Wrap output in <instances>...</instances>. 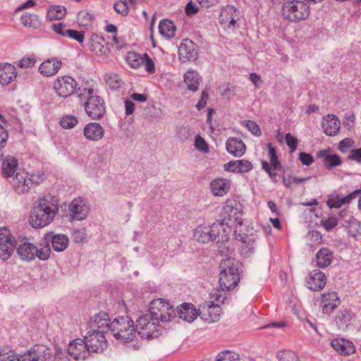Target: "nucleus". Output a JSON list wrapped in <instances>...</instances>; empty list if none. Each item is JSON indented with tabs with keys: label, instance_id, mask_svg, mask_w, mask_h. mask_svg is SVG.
I'll use <instances>...</instances> for the list:
<instances>
[{
	"label": "nucleus",
	"instance_id": "obj_1",
	"mask_svg": "<svg viewBox=\"0 0 361 361\" xmlns=\"http://www.w3.org/2000/svg\"><path fill=\"white\" fill-rule=\"evenodd\" d=\"M59 211L57 200L51 195L39 198L32 209L30 224L35 228H42L49 224Z\"/></svg>",
	"mask_w": 361,
	"mask_h": 361
},
{
	"label": "nucleus",
	"instance_id": "obj_2",
	"mask_svg": "<svg viewBox=\"0 0 361 361\" xmlns=\"http://www.w3.org/2000/svg\"><path fill=\"white\" fill-rule=\"evenodd\" d=\"M231 229L224 222H214L212 226L200 225L194 231L195 239L202 243H220L229 239Z\"/></svg>",
	"mask_w": 361,
	"mask_h": 361
},
{
	"label": "nucleus",
	"instance_id": "obj_3",
	"mask_svg": "<svg viewBox=\"0 0 361 361\" xmlns=\"http://www.w3.org/2000/svg\"><path fill=\"white\" fill-rule=\"evenodd\" d=\"M239 261L233 257L222 259L220 264L219 283L222 291L233 289L240 281Z\"/></svg>",
	"mask_w": 361,
	"mask_h": 361
},
{
	"label": "nucleus",
	"instance_id": "obj_4",
	"mask_svg": "<svg viewBox=\"0 0 361 361\" xmlns=\"http://www.w3.org/2000/svg\"><path fill=\"white\" fill-rule=\"evenodd\" d=\"M110 332L114 337L123 342L128 343L135 336L134 322L128 316H121L111 321Z\"/></svg>",
	"mask_w": 361,
	"mask_h": 361
},
{
	"label": "nucleus",
	"instance_id": "obj_5",
	"mask_svg": "<svg viewBox=\"0 0 361 361\" xmlns=\"http://www.w3.org/2000/svg\"><path fill=\"white\" fill-rule=\"evenodd\" d=\"M94 90L92 88L84 90V92L79 94L83 95L86 99L84 104L85 111L87 115L92 120H99L104 116L106 109L104 99L97 95H93Z\"/></svg>",
	"mask_w": 361,
	"mask_h": 361
},
{
	"label": "nucleus",
	"instance_id": "obj_6",
	"mask_svg": "<svg viewBox=\"0 0 361 361\" xmlns=\"http://www.w3.org/2000/svg\"><path fill=\"white\" fill-rule=\"evenodd\" d=\"M309 15L310 7L305 1L291 0L283 4L282 16L288 21L299 22L305 20Z\"/></svg>",
	"mask_w": 361,
	"mask_h": 361
},
{
	"label": "nucleus",
	"instance_id": "obj_7",
	"mask_svg": "<svg viewBox=\"0 0 361 361\" xmlns=\"http://www.w3.org/2000/svg\"><path fill=\"white\" fill-rule=\"evenodd\" d=\"M160 319H154V317L145 314L136 321L135 331L143 339H150L159 336L161 331L159 324Z\"/></svg>",
	"mask_w": 361,
	"mask_h": 361
},
{
	"label": "nucleus",
	"instance_id": "obj_8",
	"mask_svg": "<svg viewBox=\"0 0 361 361\" xmlns=\"http://www.w3.org/2000/svg\"><path fill=\"white\" fill-rule=\"evenodd\" d=\"M16 252L21 260L30 262L35 257L40 260H47L50 257L51 247L44 245L38 248L33 243L25 242L18 246Z\"/></svg>",
	"mask_w": 361,
	"mask_h": 361
},
{
	"label": "nucleus",
	"instance_id": "obj_9",
	"mask_svg": "<svg viewBox=\"0 0 361 361\" xmlns=\"http://www.w3.org/2000/svg\"><path fill=\"white\" fill-rule=\"evenodd\" d=\"M149 314L154 319H160L162 322L171 321L176 317L173 307L164 299L158 298L151 302Z\"/></svg>",
	"mask_w": 361,
	"mask_h": 361
},
{
	"label": "nucleus",
	"instance_id": "obj_10",
	"mask_svg": "<svg viewBox=\"0 0 361 361\" xmlns=\"http://www.w3.org/2000/svg\"><path fill=\"white\" fill-rule=\"evenodd\" d=\"M221 221L217 222H224L231 229L233 224L241 225L242 221V207L235 200L226 201L221 212Z\"/></svg>",
	"mask_w": 361,
	"mask_h": 361
},
{
	"label": "nucleus",
	"instance_id": "obj_11",
	"mask_svg": "<svg viewBox=\"0 0 361 361\" xmlns=\"http://www.w3.org/2000/svg\"><path fill=\"white\" fill-rule=\"evenodd\" d=\"M16 247L14 238L6 227L0 228V259H8L13 253Z\"/></svg>",
	"mask_w": 361,
	"mask_h": 361
},
{
	"label": "nucleus",
	"instance_id": "obj_12",
	"mask_svg": "<svg viewBox=\"0 0 361 361\" xmlns=\"http://www.w3.org/2000/svg\"><path fill=\"white\" fill-rule=\"evenodd\" d=\"M77 82L71 76H62L58 78L54 82V88L56 94L66 98L73 94L76 90Z\"/></svg>",
	"mask_w": 361,
	"mask_h": 361
},
{
	"label": "nucleus",
	"instance_id": "obj_13",
	"mask_svg": "<svg viewBox=\"0 0 361 361\" xmlns=\"http://www.w3.org/2000/svg\"><path fill=\"white\" fill-rule=\"evenodd\" d=\"M84 340L87 344L90 353H102L107 346L105 334L99 331H90Z\"/></svg>",
	"mask_w": 361,
	"mask_h": 361
},
{
	"label": "nucleus",
	"instance_id": "obj_14",
	"mask_svg": "<svg viewBox=\"0 0 361 361\" xmlns=\"http://www.w3.org/2000/svg\"><path fill=\"white\" fill-rule=\"evenodd\" d=\"M68 354L76 360H84L90 355L87 344L84 339L76 338L71 341L68 347Z\"/></svg>",
	"mask_w": 361,
	"mask_h": 361
},
{
	"label": "nucleus",
	"instance_id": "obj_15",
	"mask_svg": "<svg viewBox=\"0 0 361 361\" xmlns=\"http://www.w3.org/2000/svg\"><path fill=\"white\" fill-rule=\"evenodd\" d=\"M239 20L240 12L233 6L227 5L221 9L219 15V23L221 25L228 27H235Z\"/></svg>",
	"mask_w": 361,
	"mask_h": 361
},
{
	"label": "nucleus",
	"instance_id": "obj_16",
	"mask_svg": "<svg viewBox=\"0 0 361 361\" xmlns=\"http://www.w3.org/2000/svg\"><path fill=\"white\" fill-rule=\"evenodd\" d=\"M44 245H48L50 247V245H51L54 250L56 252L65 250L69 243V239L66 235L55 234L54 232L47 233L44 236Z\"/></svg>",
	"mask_w": 361,
	"mask_h": 361
},
{
	"label": "nucleus",
	"instance_id": "obj_17",
	"mask_svg": "<svg viewBox=\"0 0 361 361\" xmlns=\"http://www.w3.org/2000/svg\"><path fill=\"white\" fill-rule=\"evenodd\" d=\"M180 59L183 61H193L198 56L197 46L191 40L185 39L178 48Z\"/></svg>",
	"mask_w": 361,
	"mask_h": 361
},
{
	"label": "nucleus",
	"instance_id": "obj_18",
	"mask_svg": "<svg viewBox=\"0 0 361 361\" xmlns=\"http://www.w3.org/2000/svg\"><path fill=\"white\" fill-rule=\"evenodd\" d=\"M236 240L240 242L239 252L242 256L249 257L254 253L256 247L257 235L254 234L236 235Z\"/></svg>",
	"mask_w": 361,
	"mask_h": 361
},
{
	"label": "nucleus",
	"instance_id": "obj_19",
	"mask_svg": "<svg viewBox=\"0 0 361 361\" xmlns=\"http://www.w3.org/2000/svg\"><path fill=\"white\" fill-rule=\"evenodd\" d=\"M111 327V322L110 321L109 315L105 312H101L94 315L90 322L91 330L94 331L106 334L110 331Z\"/></svg>",
	"mask_w": 361,
	"mask_h": 361
},
{
	"label": "nucleus",
	"instance_id": "obj_20",
	"mask_svg": "<svg viewBox=\"0 0 361 361\" xmlns=\"http://www.w3.org/2000/svg\"><path fill=\"white\" fill-rule=\"evenodd\" d=\"M69 212L71 219L81 221L86 218L89 212V209L85 200L81 197H78L74 199L70 203Z\"/></svg>",
	"mask_w": 361,
	"mask_h": 361
},
{
	"label": "nucleus",
	"instance_id": "obj_21",
	"mask_svg": "<svg viewBox=\"0 0 361 361\" xmlns=\"http://www.w3.org/2000/svg\"><path fill=\"white\" fill-rule=\"evenodd\" d=\"M11 185L15 192L18 195L28 192L31 188L29 174L24 171L17 173L11 181Z\"/></svg>",
	"mask_w": 361,
	"mask_h": 361
},
{
	"label": "nucleus",
	"instance_id": "obj_22",
	"mask_svg": "<svg viewBox=\"0 0 361 361\" xmlns=\"http://www.w3.org/2000/svg\"><path fill=\"white\" fill-rule=\"evenodd\" d=\"M307 286L313 291L322 290L326 283V278L323 272L319 270H313L307 278Z\"/></svg>",
	"mask_w": 361,
	"mask_h": 361
},
{
	"label": "nucleus",
	"instance_id": "obj_23",
	"mask_svg": "<svg viewBox=\"0 0 361 361\" xmlns=\"http://www.w3.org/2000/svg\"><path fill=\"white\" fill-rule=\"evenodd\" d=\"M83 135L90 141L97 142L104 137V129L99 123L91 122L84 127Z\"/></svg>",
	"mask_w": 361,
	"mask_h": 361
},
{
	"label": "nucleus",
	"instance_id": "obj_24",
	"mask_svg": "<svg viewBox=\"0 0 361 361\" xmlns=\"http://www.w3.org/2000/svg\"><path fill=\"white\" fill-rule=\"evenodd\" d=\"M339 303V298L336 292L326 293L322 295L320 307L324 314H331L338 306Z\"/></svg>",
	"mask_w": 361,
	"mask_h": 361
},
{
	"label": "nucleus",
	"instance_id": "obj_25",
	"mask_svg": "<svg viewBox=\"0 0 361 361\" xmlns=\"http://www.w3.org/2000/svg\"><path fill=\"white\" fill-rule=\"evenodd\" d=\"M62 63L57 58H51L43 61L39 67V72L45 77L56 75L61 68Z\"/></svg>",
	"mask_w": 361,
	"mask_h": 361
},
{
	"label": "nucleus",
	"instance_id": "obj_26",
	"mask_svg": "<svg viewBox=\"0 0 361 361\" xmlns=\"http://www.w3.org/2000/svg\"><path fill=\"white\" fill-rule=\"evenodd\" d=\"M227 152L235 157H240L246 150V146L240 138L229 137L226 142Z\"/></svg>",
	"mask_w": 361,
	"mask_h": 361
},
{
	"label": "nucleus",
	"instance_id": "obj_27",
	"mask_svg": "<svg viewBox=\"0 0 361 361\" xmlns=\"http://www.w3.org/2000/svg\"><path fill=\"white\" fill-rule=\"evenodd\" d=\"M177 313L180 319L189 323L193 322L200 314L193 304L188 302L180 305Z\"/></svg>",
	"mask_w": 361,
	"mask_h": 361
},
{
	"label": "nucleus",
	"instance_id": "obj_28",
	"mask_svg": "<svg viewBox=\"0 0 361 361\" xmlns=\"http://www.w3.org/2000/svg\"><path fill=\"white\" fill-rule=\"evenodd\" d=\"M209 187L214 196L222 197L229 191L231 182L226 178H218L211 181Z\"/></svg>",
	"mask_w": 361,
	"mask_h": 361
},
{
	"label": "nucleus",
	"instance_id": "obj_29",
	"mask_svg": "<svg viewBox=\"0 0 361 361\" xmlns=\"http://www.w3.org/2000/svg\"><path fill=\"white\" fill-rule=\"evenodd\" d=\"M332 348L342 355H349L355 352L353 343L344 338H335L331 342Z\"/></svg>",
	"mask_w": 361,
	"mask_h": 361
},
{
	"label": "nucleus",
	"instance_id": "obj_30",
	"mask_svg": "<svg viewBox=\"0 0 361 361\" xmlns=\"http://www.w3.org/2000/svg\"><path fill=\"white\" fill-rule=\"evenodd\" d=\"M17 77L16 67L11 63L0 64V84L8 85Z\"/></svg>",
	"mask_w": 361,
	"mask_h": 361
},
{
	"label": "nucleus",
	"instance_id": "obj_31",
	"mask_svg": "<svg viewBox=\"0 0 361 361\" xmlns=\"http://www.w3.org/2000/svg\"><path fill=\"white\" fill-rule=\"evenodd\" d=\"M224 169L225 171L234 173H245L252 170V164L244 159L231 161L224 164Z\"/></svg>",
	"mask_w": 361,
	"mask_h": 361
},
{
	"label": "nucleus",
	"instance_id": "obj_32",
	"mask_svg": "<svg viewBox=\"0 0 361 361\" xmlns=\"http://www.w3.org/2000/svg\"><path fill=\"white\" fill-rule=\"evenodd\" d=\"M339 119L334 115H328L322 123L324 133L329 136L336 135L340 129Z\"/></svg>",
	"mask_w": 361,
	"mask_h": 361
},
{
	"label": "nucleus",
	"instance_id": "obj_33",
	"mask_svg": "<svg viewBox=\"0 0 361 361\" xmlns=\"http://www.w3.org/2000/svg\"><path fill=\"white\" fill-rule=\"evenodd\" d=\"M354 315L348 309L340 310L334 319V322L337 327L341 330H345L351 324Z\"/></svg>",
	"mask_w": 361,
	"mask_h": 361
},
{
	"label": "nucleus",
	"instance_id": "obj_34",
	"mask_svg": "<svg viewBox=\"0 0 361 361\" xmlns=\"http://www.w3.org/2000/svg\"><path fill=\"white\" fill-rule=\"evenodd\" d=\"M219 307L218 305H214L213 301H210L207 304L206 311L203 310V312H200L199 315L203 320L208 323L216 322L220 317Z\"/></svg>",
	"mask_w": 361,
	"mask_h": 361
},
{
	"label": "nucleus",
	"instance_id": "obj_35",
	"mask_svg": "<svg viewBox=\"0 0 361 361\" xmlns=\"http://www.w3.org/2000/svg\"><path fill=\"white\" fill-rule=\"evenodd\" d=\"M333 257V252L329 248H321L316 255L317 266L322 269L328 267L331 264Z\"/></svg>",
	"mask_w": 361,
	"mask_h": 361
},
{
	"label": "nucleus",
	"instance_id": "obj_36",
	"mask_svg": "<svg viewBox=\"0 0 361 361\" xmlns=\"http://www.w3.org/2000/svg\"><path fill=\"white\" fill-rule=\"evenodd\" d=\"M31 349L35 361H49L52 357L51 350L44 345H35Z\"/></svg>",
	"mask_w": 361,
	"mask_h": 361
},
{
	"label": "nucleus",
	"instance_id": "obj_37",
	"mask_svg": "<svg viewBox=\"0 0 361 361\" xmlns=\"http://www.w3.org/2000/svg\"><path fill=\"white\" fill-rule=\"evenodd\" d=\"M328 150H320L317 152V157L324 158V165L331 169L341 164V159L338 154H327Z\"/></svg>",
	"mask_w": 361,
	"mask_h": 361
},
{
	"label": "nucleus",
	"instance_id": "obj_38",
	"mask_svg": "<svg viewBox=\"0 0 361 361\" xmlns=\"http://www.w3.org/2000/svg\"><path fill=\"white\" fill-rule=\"evenodd\" d=\"M18 166V160L11 156L6 157L2 162V173L6 178L11 177Z\"/></svg>",
	"mask_w": 361,
	"mask_h": 361
},
{
	"label": "nucleus",
	"instance_id": "obj_39",
	"mask_svg": "<svg viewBox=\"0 0 361 361\" xmlns=\"http://www.w3.org/2000/svg\"><path fill=\"white\" fill-rule=\"evenodd\" d=\"M200 81V77L196 71H189L184 75V82L190 91L196 92L199 89Z\"/></svg>",
	"mask_w": 361,
	"mask_h": 361
},
{
	"label": "nucleus",
	"instance_id": "obj_40",
	"mask_svg": "<svg viewBox=\"0 0 361 361\" xmlns=\"http://www.w3.org/2000/svg\"><path fill=\"white\" fill-rule=\"evenodd\" d=\"M159 31L164 37L171 39L175 36L176 26L170 20H161L159 24Z\"/></svg>",
	"mask_w": 361,
	"mask_h": 361
},
{
	"label": "nucleus",
	"instance_id": "obj_41",
	"mask_svg": "<svg viewBox=\"0 0 361 361\" xmlns=\"http://www.w3.org/2000/svg\"><path fill=\"white\" fill-rule=\"evenodd\" d=\"M20 22L23 26L29 28L37 29L42 25L38 15L32 13H25L20 17Z\"/></svg>",
	"mask_w": 361,
	"mask_h": 361
},
{
	"label": "nucleus",
	"instance_id": "obj_42",
	"mask_svg": "<svg viewBox=\"0 0 361 361\" xmlns=\"http://www.w3.org/2000/svg\"><path fill=\"white\" fill-rule=\"evenodd\" d=\"M66 14V8L60 5L51 6L47 9V17L52 21L62 19Z\"/></svg>",
	"mask_w": 361,
	"mask_h": 361
},
{
	"label": "nucleus",
	"instance_id": "obj_43",
	"mask_svg": "<svg viewBox=\"0 0 361 361\" xmlns=\"http://www.w3.org/2000/svg\"><path fill=\"white\" fill-rule=\"evenodd\" d=\"M345 223L346 230L350 236L356 237L361 235V223L355 217L349 216Z\"/></svg>",
	"mask_w": 361,
	"mask_h": 361
},
{
	"label": "nucleus",
	"instance_id": "obj_44",
	"mask_svg": "<svg viewBox=\"0 0 361 361\" xmlns=\"http://www.w3.org/2000/svg\"><path fill=\"white\" fill-rule=\"evenodd\" d=\"M126 61L133 68H138L145 63L144 55L129 52L126 56Z\"/></svg>",
	"mask_w": 361,
	"mask_h": 361
},
{
	"label": "nucleus",
	"instance_id": "obj_45",
	"mask_svg": "<svg viewBox=\"0 0 361 361\" xmlns=\"http://www.w3.org/2000/svg\"><path fill=\"white\" fill-rule=\"evenodd\" d=\"M106 85L111 90H118L123 84L119 76L114 73H107L104 76Z\"/></svg>",
	"mask_w": 361,
	"mask_h": 361
},
{
	"label": "nucleus",
	"instance_id": "obj_46",
	"mask_svg": "<svg viewBox=\"0 0 361 361\" xmlns=\"http://www.w3.org/2000/svg\"><path fill=\"white\" fill-rule=\"evenodd\" d=\"M219 244L218 248L219 250V252L221 255H224L228 257H232L231 255L234 253L235 251V245H233V243L228 241V239L217 243Z\"/></svg>",
	"mask_w": 361,
	"mask_h": 361
},
{
	"label": "nucleus",
	"instance_id": "obj_47",
	"mask_svg": "<svg viewBox=\"0 0 361 361\" xmlns=\"http://www.w3.org/2000/svg\"><path fill=\"white\" fill-rule=\"evenodd\" d=\"M240 355L228 350L220 352L216 357L215 361H238Z\"/></svg>",
	"mask_w": 361,
	"mask_h": 361
},
{
	"label": "nucleus",
	"instance_id": "obj_48",
	"mask_svg": "<svg viewBox=\"0 0 361 361\" xmlns=\"http://www.w3.org/2000/svg\"><path fill=\"white\" fill-rule=\"evenodd\" d=\"M78 20L81 26H91L93 23L94 16L88 11H81L78 14Z\"/></svg>",
	"mask_w": 361,
	"mask_h": 361
},
{
	"label": "nucleus",
	"instance_id": "obj_49",
	"mask_svg": "<svg viewBox=\"0 0 361 361\" xmlns=\"http://www.w3.org/2000/svg\"><path fill=\"white\" fill-rule=\"evenodd\" d=\"M113 7L114 11L122 16H126L129 13V5L126 0L116 1Z\"/></svg>",
	"mask_w": 361,
	"mask_h": 361
},
{
	"label": "nucleus",
	"instance_id": "obj_50",
	"mask_svg": "<svg viewBox=\"0 0 361 361\" xmlns=\"http://www.w3.org/2000/svg\"><path fill=\"white\" fill-rule=\"evenodd\" d=\"M279 361H299L296 353L291 350H281L277 353Z\"/></svg>",
	"mask_w": 361,
	"mask_h": 361
},
{
	"label": "nucleus",
	"instance_id": "obj_51",
	"mask_svg": "<svg viewBox=\"0 0 361 361\" xmlns=\"http://www.w3.org/2000/svg\"><path fill=\"white\" fill-rule=\"evenodd\" d=\"M268 147V152L270 158V162L271 163V165L273 166L274 170H277L279 169H281V164L278 159V157L276 155V149L272 147L271 143H269L267 145Z\"/></svg>",
	"mask_w": 361,
	"mask_h": 361
},
{
	"label": "nucleus",
	"instance_id": "obj_52",
	"mask_svg": "<svg viewBox=\"0 0 361 361\" xmlns=\"http://www.w3.org/2000/svg\"><path fill=\"white\" fill-rule=\"evenodd\" d=\"M16 356L13 350L7 347L0 348V361H16Z\"/></svg>",
	"mask_w": 361,
	"mask_h": 361
},
{
	"label": "nucleus",
	"instance_id": "obj_53",
	"mask_svg": "<svg viewBox=\"0 0 361 361\" xmlns=\"http://www.w3.org/2000/svg\"><path fill=\"white\" fill-rule=\"evenodd\" d=\"M78 123V118L74 116H66L61 118L60 123L63 128L71 129Z\"/></svg>",
	"mask_w": 361,
	"mask_h": 361
},
{
	"label": "nucleus",
	"instance_id": "obj_54",
	"mask_svg": "<svg viewBox=\"0 0 361 361\" xmlns=\"http://www.w3.org/2000/svg\"><path fill=\"white\" fill-rule=\"evenodd\" d=\"M67 37L79 42L80 44L85 40V32L83 31H78L75 30L68 29L66 31Z\"/></svg>",
	"mask_w": 361,
	"mask_h": 361
},
{
	"label": "nucleus",
	"instance_id": "obj_55",
	"mask_svg": "<svg viewBox=\"0 0 361 361\" xmlns=\"http://www.w3.org/2000/svg\"><path fill=\"white\" fill-rule=\"evenodd\" d=\"M195 147L199 151L207 153L209 152V147L205 140L199 135L195 136Z\"/></svg>",
	"mask_w": 361,
	"mask_h": 361
},
{
	"label": "nucleus",
	"instance_id": "obj_56",
	"mask_svg": "<svg viewBox=\"0 0 361 361\" xmlns=\"http://www.w3.org/2000/svg\"><path fill=\"white\" fill-rule=\"evenodd\" d=\"M8 137L6 130L0 124V159L4 156V148L6 146Z\"/></svg>",
	"mask_w": 361,
	"mask_h": 361
},
{
	"label": "nucleus",
	"instance_id": "obj_57",
	"mask_svg": "<svg viewBox=\"0 0 361 361\" xmlns=\"http://www.w3.org/2000/svg\"><path fill=\"white\" fill-rule=\"evenodd\" d=\"M245 126L252 135L255 136L261 135V130L255 121L248 120L245 123Z\"/></svg>",
	"mask_w": 361,
	"mask_h": 361
},
{
	"label": "nucleus",
	"instance_id": "obj_58",
	"mask_svg": "<svg viewBox=\"0 0 361 361\" xmlns=\"http://www.w3.org/2000/svg\"><path fill=\"white\" fill-rule=\"evenodd\" d=\"M322 224L325 230L329 231L337 226L338 219L336 216H330L325 220H322Z\"/></svg>",
	"mask_w": 361,
	"mask_h": 361
},
{
	"label": "nucleus",
	"instance_id": "obj_59",
	"mask_svg": "<svg viewBox=\"0 0 361 361\" xmlns=\"http://www.w3.org/2000/svg\"><path fill=\"white\" fill-rule=\"evenodd\" d=\"M36 59L35 57H25L20 59L18 63V66L20 68H31L36 63Z\"/></svg>",
	"mask_w": 361,
	"mask_h": 361
},
{
	"label": "nucleus",
	"instance_id": "obj_60",
	"mask_svg": "<svg viewBox=\"0 0 361 361\" xmlns=\"http://www.w3.org/2000/svg\"><path fill=\"white\" fill-rule=\"evenodd\" d=\"M285 140L287 145L290 147L292 152H295L297 149L298 140L297 137L293 136L290 133H286Z\"/></svg>",
	"mask_w": 361,
	"mask_h": 361
},
{
	"label": "nucleus",
	"instance_id": "obj_61",
	"mask_svg": "<svg viewBox=\"0 0 361 361\" xmlns=\"http://www.w3.org/2000/svg\"><path fill=\"white\" fill-rule=\"evenodd\" d=\"M52 30L56 34L61 35L63 37H66V31L68 29H66L65 25L62 23H54L51 25Z\"/></svg>",
	"mask_w": 361,
	"mask_h": 361
},
{
	"label": "nucleus",
	"instance_id": "obj_62",
	"mask_svg": "<svg viewBox=\"0 0 361 361\" xmlns=\"http://www.w3.org/2000/svg\"><path fill=\"white\" fill-rule=\"evenodd\" d=\"M299 160L305 166H310L313 163L312 156L307 152H300L299 154Z\"/></svg>",
	"mask_w": 361,
	"mask_h": 361
},
{
	"label": "nucleus",
	"instance_id": "obj_63",
	"mask_svg": "<svg viewBox=\"0 0 361 361\" xmlns=\"http://www.w3.org/2000/svg\"><path fill=\"white\" fill-rule=\"evenodd\" d=\"M199 11V7L195 5L192 1H189L185 7V12L187 16H192L193 15L196 14Z\"/></svg>",
	"mask_w": 361,
	"mask_h": 361
},
{
	"label": "nucleus",
	"instance_id": "obj_64",
	"mask_svg": "<svg viewBox=\"0 0 361 361\" xmlns=\"http://www.w3.org/2000/svg\"><path fill=\"white\" fill-rule=\"evenodd\" d=\"M348 158L357 163H361V148L351 149Z\"/></svg>",
	"mask_w": 361,
	"mask_h": 361
}]
</instances>
